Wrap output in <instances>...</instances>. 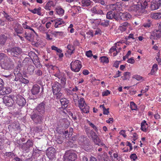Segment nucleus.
Here are the masks:
<instances>
[{
  "label": "nucleus",
  "mask_w": 161,
  "mask_h": 161,
  "mask_svg": "<svg viewBox=\"0 0 161 161\" xmlns=\"http://www.w3.org/2000/svg\"><path fill=\"white\" fill-rule=\"evenodd\" d=\"M81 2L82 6H88L91 4L90 0H81Z\"/></svg>",
  "instance_id": "nucleus-39"
},
{
  "label": "nucleus",
  "mask_w": 161,
  "mask_h": 161,
  "mask_svg": "<svg viewBox=\"0 0 161 161\" xmlns=\"http://www.w3.org/2000/svg\"><path fill=\"white\" fill-rule=\"evenodd\" d=\"M142 8L143 9V11L144 12V9L146 8L147 7V2L146 1H144L141 4H140Z\"/></svg>",
  "instance_id": "nucleus-46"
},
{
  "label": "nucleus",
  "mask_w": 161,
  "mask_h": 161,
  "mask_svg": "<svg viewBox=\"0 0 161 161\" xmlns=\"http://www.w3.org/2000/svg\"><path fill=\"white\" fill-rule=\"evenodd\" d=\"M41 8L39 7L38 8H35L33 9H29V10L31 12L34 14H37L38 15H41L42 14L41 13Z\"/></svg>",
  "instance_id": "nucleus-32"
},
{
  "label": "nucleus",
  "mask_w": 161,
  "mask_h": 161,
  "mask_svg": "<svg viewBox=\"0 0 161 161\" xmlns=\"http://www.w3.org/2000/svg\"><path fill=\"white\" fill-rule=\"evenodd\" d=\"M57 13L59 15H63L64 13V10L60 7H58L56 9Z\"/></svg>",
  "instance_id": "nucleus-41"
},
{
  "label": "nucleus",
  "mask_w": 161,
  "mask_h": 161,
  "mask_svg": "<svg viewBox=\"0 0 161 161\" xmlns=\"http://www.w3.org/2000/svg\"><path fill=\"white\" fill-rule=\"evenodd\" d=\"M37 29L40 31L43 32L45 31V28L42 25H41L37 27Z\"/></svg>",
  "instance_id": "nucleus-50"
},
{
  "label": "nucleus",
  "mask_w": 161,
  "mask_h": 161,
  "mask_svg": "<svg viewBox=\"0 0 161 161\" xmlns=\"http://www.w3.org/2000/svg\"><path fill=\"white\" fill-rule=\"evenodd\" d=\"M118 17H119V20L120 19L124 20H127L131 18V16L129 13L127 12L124 13L120 12L118 13Z\"/></svg>",
  "instance_id": "nucleus-12"
},
{
  "label": "nucleus",
  "mask_w": 161,
  "mask_h": 161,
  "mask_svg": "<svg viewBox=\"0 0 161 161\" xmlns=\"http://www.w3.org/2000/svg\"><path fill=\"white\" fill-rule=\"evenodd\" d=\"M46 39L48 40H52L53 39L52 35L50 33H46Z\"/></svg>",
  "instance_id": "nucleus-53"
},
{
  "label": "nucleus",
  "mask_w": 161,
  "mask_h": 161,
  "mask_svg": "<svg viewBox=\"0 0 161 161\" xmlns=\"http://www.w3.org/2000/svg\"><path fill=\"white\" fill-rule=\"evenodd\" d=\"M158 69V65L156 64H154L153 65L152 69L151 70V74L152 75H154Z\"/></svg>",
  "instance_id": "nucleus-38"
},
{
  "label": "nucleus",
  "mask_w": 161,
  "mask_h": 161,
  "mask_svg": "<svg viewBox=\"0 0 161 161\" xmlns=\"http://www.w3.org/2000/svg\"><path fill=\"white\" fill-rule=\"evenodd\" d=\"M151 17L153 19H158L161 18V13L158 12L152 14L151 15Z\"/></svg>",
  "instance_id": "nucleus-34"
},
{
  "label": "nucleus",
  "mask_w": 161,
  "mask_h": 161,
  "mask_svg": "<svg viewBox=\"0 0 161 161\" xmlns=\"http://www.w3.org/2000/svg\"><path fill=\"white\" fill-rule=\"evenodd\" d=\"M54 71L53 73V75L59 79L61 78L62 75V74L60 73L59 69L56 67H54Z\"/></svg>",
  "instance_id": "nucleus-26"
},
{
  "label": "nucleus",
  "mask_w": 161,
  "mask_h": 161,
  "mask_svg": "<svg viewBox=\"0 0 161 161\" xmlns=\"http://www.w3.org/2000/svg\"><path fill=\"white\" fill-rule=\"evenodd\" d=\"M55 148L50 147L47 150L46 154L49 159L52 160L55 157Z\"/></svg>",
  "instance_id": "nucleus-11"
},
{
  "label": "nucleus",
  "mask_w": 161,
  "mask_h": 161,
  "mask_svg": "<svg viewBox=\"0 0 161 161\" xmlns=\"http://www.w3.org/2000/svg\"><path fill=\"white\" fill-rule=\"evenodd\" d=\"M130 157L131 160L134 161H136L137 158V156L135 153L131 154L130 155Z\"/></svg>",
  "instance_id": "nucleus-48"
},
{
  "label": "nucleus",
  "mask_w": 161,
  "mask_h": 161,
  "mask_svg": "<svg viewBox=\"0 0 161 161\" xmlns=\"http://www.w3.org/2000/svg\"><path fill=\"white\" fill-rule=\"evenodd\" d=\"M23 30V29L22 27L19 24H16L14 27V30L17 34L22 33Z\"/></svg>",
  "instance_id": "nucleus-25"
},
{
  "label": "nucleus",
  "mask_w": 161,
  "mask_h": 161,
  "mask_svg": "<svg viewBox=\"0 0 161 161\" xmlns=\"http://www.w3.org/2000/svg\"><path fill=\"white\" fill-rule=\"evenodd\" d=\"M158 30H154L151 34L150 38L152 39H157L161 37V29L158 28Z\"/></svg>",
  "instance_id": "nucleus-15"
},
{
  "label": "nucleus",
  "mask_w": 161,
  "mask_h": 161,
  "mask_svg": "<svg viewBox=\"0 0 161 161\" xmlns=\"http://www.w3.org/2000/svg\"><path fill=\"white\" fill-rule=\"evenodd\" d=\"M0 64L2 68L6 70H11L14 67L12 60L3 53H0Z\"/></svg>",
  "instance_id": "nucleus-1"
},
{
  "label": "nucleus",
  "mask_w": 161,
  "mask_h": 161,
  "mask_svg": "<svg viewBox=\"0 0 161 161\" xmlns=\"http://www.w3.org/2000/svg\"><path fill=\"white\" fill-rule=\"evenodd\" d=\"M120 62L118 61H115L113 64V66L116 68H118L119 67Z\"/></svg>",
  "instance_id": "nucleus-59"
},
{
  "label": "nucleus",
  "mask_w": 161,
  "mask_h": 161,
  "mask_svg": "<svg viewBox=\"0 0 161 161\" xmlns=\"http://www.w3.org/2000/svg\"><path fill=\"white\" fill-rule=\"evenodd\" d=\"M16 102L19 106H23L26 104L25 99L21 96L18 95L16 96Z\"/></svg>",
  "instance_id": "nucleus-16"
},
{
  "label": "nucleus",
  "mask_w": 161,
  "mask_h": 161,
  "mask_svg": "<svg viewBox=\"0 0 161 161\" xmlns=\"http://www.w3.org/2000/svg\"><path fill=\"white\" fill-rule=\"evenodd\" d=\"M121 4L119 3H117L115 4H111L110 6V8L111 10L113 11L116 10L117 11L121 10Z\"/></svg>",
  "instance_id": "nucleus-21"
},
{
  "label": "nucleus",
  "mask_w": 161,
  "mask_h": 161,
  "mask_svg": "<svg viewBox=\"0 0 161 161\" xmlns=\"http://www.w3.org/2000/svg\"><path fill=\"white\" fill-rule=\"evenodd\" d=\"M110 94V92L108 90H107L103 92L102 95L103 96H108V95H109Z\"/></svg>",
  "instance_id": "nucleus-56"
},
{
  "label": "nucleus",
  "mask_w": 161,
  "mask_h": 161,
  "mask_svg": "<svg viewBox=\"0 0 161 161\" xmlns=\"http://www.w3.org/2000/svg\"><path fill=\"white\" fill-rule=\"evenodd\" d=\"M11 161H22L21 159L18 157L16 156L12 159Z\"/></svg>",
  "instance_id": "nucleus-61"
},
{
  "label": "nucleus",
  "mask_w": 161,
  "mask_h": 161,
  "mask_svg": "<svg viewBox=\"0 0 161 161\" xmlns=\"http://www.w3.org/2000/svg\"><path fill=\"white\" fill-rule=\"evenodd\" d=\"M59 79L60 80V83L61 85L64 87L66 83V78L65 77H63L62 76Z\"/></svg>",
  "instance_id": "nucleus-45"
},
{
  "label": "nucleus",
  "mask_w": 161,
  "mask_h": 161,
  "mask_svg": "<svg viewBox=\"0 0 161 161\" xmlns=\"http://www.w3.org/2000/svg\"><path fill=\"white\" fill-rule=\"evenodd\" d=\"M107 18L109 19H112L113 18L115 19L116 20H119L118 17V13L116 14L114 12L111 11L108 12L106 15Z\"/></svg>",
  "instance_id": "nucleus-18"
},
{
  "label": "nucleus",
  "mask_w": 161,
  "mask_h": 161,
  "mask_svg": "<svg viewBox=\"0 0 161 161\" xmlns=\"http://www.w3.org/2000/svg\"><path fill=\"white\" fill-rule=\"evenodd\" d=\"M60 102L61 105L64 106L67 105L69 103V101L64 98L60 99Z\"/></svg>",
  "instance_id": "nucleus-40"
},
{
  "label": "nucleus",
  "mask_w": 161,
  "mask_h": 161,
  "mask_svg": "<svg viewBox=\"0 0 161 161\" xmlns=\"http://www.w3.org/2000/svg\"><path fill=\"white\" fill-rule=\"evenodd\" d=\"M7 38V37L4 35L0 36V44L2 45L4 44Z\"/></svg>",
  "instance_id": "nucleus-43"
},
{
  "label": "nucleus",
  "mask_w": 161,
  "mask_h": 161,
  "mask_svg": "<svg viewBox=\"0 0 161 161\" xmlns=\"http://www.w3.org/2000/svg\"><path fill=\"white\" fill-rule=\"evenodd\" d=\"M51 49L52 50H54L56 51L57 53H60L61 52H62V51L61 49L58 48L57 47L54 46H52Z\"/></svg>",
  "instance_id": "nucleus-49"
},
{
  "label": "nucleus",
  "mask_w": 161,
  "mask_h": 161,
  "mask_svg": "<svg viewBox=\"0 0 161 161\" xmlns=\"http://www.w3.org/2000/svg\"><path fill=\"white\" fill-rule=\"evenodd\" d=\"M7 52L10 53L11 55L15 57H18V55L21 52V49L18 47H15L11 49H8Z\"/></svg>",
  "instance_id": "nucleus-9"
},
{
  "label": "nucleus",
  "mask_w": 161,
  "mask_h": 161,
  "mask_svg": "<svg viewBox=\"0 0 161 161\" xmlns=\"http://www.w3.org/2000/svg\"><path fill=\"white\" fill-rule=\"evenodd\" d=\"M45 104L42 102L40 103L36 107L34 110V112L38 113L40 114H42L45 113Z\"/></svg>",
  "instance_id": "nucleus-10"
},
{
  "label": "nucleus",
  "mask_w": 161,
  "mask_h": 161,
  "mask_svg": "<svg viewBox=\"0 0 161 161\" xmlns=\"http://www.w3.org/2000/svg\"><path fill=\"white\" fill-rule=\"evenodd\" d=\"M40 87L37 85H35L31 90L32 94L33 95L37 94L39 92Z\"/></svg>",
  "instance_id": "nucleus-27"
},
{
  "label": "nucleus",
  "mask_w": 161,
  "mask_h": 161,
  "mask_svg": "<svg viewBox=\"0 0 161 161\" xmlns=\"http://www.w3.org/2000/svg\"><path fill=\"white\" fill-rule=\"evenodd\" d=\"M67 48L68 49L67 52L69 54L71 55L74 53L75 49L73 45L69 44L67 46Z\"/></svg>",
  "instance_id": "nucleus-33"
},
{
  "label": "nucleus",
  "mask_w": 161,
  "mask_h": 161,
  "mask_svg": "<svg viewBox=\"0 0 161 161\" xmlns=\"http://www.w3.org/2000/svg\"><path fill=\"white\" fill-rule=\"evenodd\" d=\"M86 34L87 35V37L89 38L90 37L93 36V33L91 31H89L86 32Z\"/></svg>",
  "instance_id": "nucleus-63"
},
{
  "label": "nucleus",
  "mask_w": 161,
  "mask_h": 161,
  "mask_svg": "<svg viewBox=\"0 0 161 161\" xmlns=\"http://www.w3.org/2000/svg\"><path fill=\"white\" fill-rule=\"evenodd\" d=\"M58 124L60 127L66 128L69 125V123L67 119H64L60 120Z\"/></svg>",
  "instance_id": "nucleus-20"
},
{
  "label": "nucleus",
  "mask_w": 161,
  "mask_h": 161,
  "mask_svg": "<svg viewBox=\"0 0 161 161\" xmlns=\"http://www.w3.org/2000/svg\"><path fill=\"white\" fill-rule=\"evenodd\" d=\"M97 8L98 7L97 6H95L91 8V11L92 13L96 14Z\"/></svg>",
  "instance_id": "nucleus-60"
},
{
  "label": "nucleus",
  "mask_w": 161,
  "mask_h": 161,
  "mask_svg": "<svg viewBox=\"0 0 161 161\" xmlns=\"http://www.w3.org/2000/svg\"><path fill=\"white\" fill-rule=\"evenodd\" d=\"M121 75V72L119 71H118L116 73L115 75L114 76V78H116L120 76Z\"/></svg>",
  "instance_id": "nucleus-64"
},
{
  "label": "nucleus",
  "mask_w": 161,
  "mask_h": 161,
  "mask_svg": "<svg viewBox=\"0 0 161 161\" xmlns=\"http://www.w3.org/2000/svg\"><path fill=\"white\" fill-rule=\"evenodd\" d=\"M12 91L11 89L9 87H5L0 90V94L4 95L10 93Z\"/></svg>",
  "instance_id": "nucleus-22"
},
{
  "label": "nucleus",
  "mask_w": 161,
  "mask_h": 161,
  "mask_svg": "<svg viewBox=\"0 0 161 161\" xmlns=\"http://www.w3.org/2000/svg\"><path fill=\"white\" fill-rule=\"evenodd\" d=\"M97 131H88L87 133L89 136H90L94 143L98 146H101L107 148L105 144L101 142L99 138L97 135Z\"/></svg>",
  "instance_id": "nucleus-3"
},
{
  "label": "nucleus",
  "mask_w": 161,
  "mask_h": 161,
  "mask_svg": "<svg viewBox=\"0 0 161 161\" xmlns=\"http://www.w3.org/2000/svg\"><path fill=\"white\" fill-rule=\"evenodd\" d=\"M3 103L8 107H11L14 103V101L12 98L7 96H5L3 98Z\"/></svg>",
  "instance_id": "nucleus-13"
},
{
  "label": "nucleus",
  "mask_w": 161,
  "mask_h": 161,
  "mask_svg": "<svg viewBox=\"0 0 161 161\" xmlns=\"http://www.w3.org/2000/svg\"><path fill=\"white\" fill-rule=\"evenodd\" d=\"M55 24L54 25L55 28H58L61 25H63L65 24L64 22L61 19H57L55 20Z\"/></svg>",
  "instance_id": "nucleus-28"
},
{
  "label": "nucleus",
  "mask_w": 161,
  "mask_h": 161,
  "mask_svg": "<svg viewBox=\"0 0 161 161\" xmlns=\"http://www.w3.org/2000/svg\"><path fill=\"white\" fill-rule=\"evenodd\" d=\"M149 127V125L147 122L145 120L142 121L141 123V128L142 130L146 131L148 129Z\"/></svg>",
  "instance_id": "nucleus-30"
},
{
  "label": "nucleus",
  "mask_w": 161,
  "mask_h": 161,
  "mask_svg": "<svg viewBox=\"0 0 161 161\" xmlns=\"http://www.w3.org/2000/svg\"><path fill=\"white\" fill-rule=\"evenodd\" d=\"M116 45L113 46L109 50V53H113V56H115L117 55L118 53L119 52L116 50Z\"/></svg>",
  "instance_id": "nucleus-35"
},
{
  "label": "nucleus",
  "mask_w": 161,
  "mask_h": 161,
  "mask_svg": "<svg viewBox=\"0 0 161 161\" xmlns=\"http://www.w3.org/2000/svg\"><path fill=\"white\" fill-rule=\"evenodd\" d=\"M39 113L34 112L31 115V118L37 124H40L42 123L43 119L42 114Z\"/></svg>",
  "instance_id": "nucleus-8"
},
{
  "label": "nucleus",
  "mask_w": 161,
  "mask_h": 161,
  "mask_svg": "<svg viewBox=\"0 0 161 161\" xmlns=\"http://www.w3.org/2000/svg\"><path fill=\"white\" fill-rule=\"evenodd\" d=\"M130 108L132 110H136L137 107L136 104L133 102L130 103Z\"/></svg>",
  "instance_id": "nucleus-47"
},
{
  "label": "nucleus",
  "mask_w": 161,
  "mask_h": 161,
  "mask_svg": "<svg viewBox=\"0 0 161 161\" xmlns=\"http://www.w3.org/2000/svg\"><path fill=\"white\" fill-rule=\"evenodd\" d=\"M102 33L101 30L100 29H97L95 31V35H101Z\"/></svg>",
  "instance_id": "nucleus-62"
},
{
  "label": "nucleus",
  "mask_w": 161,
  "mask_h": 161,
  "mask_svg": "<svg viewBox=\"0 0 161 161\" xmlns=\"http://www.w3.org/2000/svg\"><path fill=\"white\" fill-rule=\"evenodd\" d=\"M35 69L34 67L32 65H29L28 68L27 70L28 72H29V73L31 74L33 73Z\"/></svg>",
  "instance_id": "nucleus-44"
},
{
  "label": "nucleus",
  "mask_w": 161,
  "mask_h": 161,
  "mask_svg": "<svg viewBox=\"0 0 161 161\" xmlns=\"http://www.w3.org/2000/svg\"><path fill=\"white\" fill-rule=\"evenodd\" d=\"M52 88L53 94L56 96L58 98H60L62 94L60 92L61 85L58 82L56 81L52 84Z\"/></svg>",
  "instance_id": "nucleus-4"
},
{
  "label": "nucleus",
  "mask_w": 161,
  "mask_h": 161,
  "mask_svg": "<svg viewBox=\"0 0 161 161\" xmlns=\"http://www.w3.org/2000/svg\"><path fill=\"white\" fill-rule=\"evenodd\" d=\"M3 14L4 16L6 18L9 20H11L12 19H11L10 17L7 14L5 13L4 11H3Z\"/></svg>",
  "instance_id": "nucleus-54"
},
{
  "label": "nucleus",
  "mask_w": 161,
  "mask_h": 161,
  "mask_svg": "<svg viewBox=\"0 0 161 161\" xmlns=\"http://www.w3.org/2000/svg\"><path fill=\"white\" fill-rule=\"evenodd\" d=\"M78 107L83 113H88L89 112V107L87 105L83 98H80L78 101Z\"/></svg>",
  "instance_id": "nucleus-6"
},
{
  "label": "nucleus",
  "mask_w": 161,
  "mask_h": 161,
  "mask_svg": "<svg viewBox=\"0 0 161 161\" xmlns=\"http://www.w3.org/2000/svg\"><path fill=\"white\" fill-rule=\"evenodd\" d=\"M24 37L27 40L31 42L34 43H36L37 40L36 39H34L32 35L30 34H26V33L25 34Z\"/></svg>",
  "instance_id": "nucleus-23"
},
{
  "label": "nucleus",
  "mask_w": 161,
  "mask_h": 161,
  "mask_svg": "<svg viewBox=\"0 0 161 161\" xmlns=\"http://www.w3.org/2000/svg\"><path fill=\"white\" fill-rule=\"evenodd\" d=\"M78 143L86 151H88L90 148L89 140L86 136H81L78 139Z\"/></svg>",
  "instance_id": "nucleus-2"
},
{
  "label": "nucleus",
  "mask_w": 161,
  "mask_h": 161,
  "mask_svg": "<svg viewBox=\"0 0 161 161\" xmlns=\"http://www.w3.org/2000/svg\"><path fill=\"white\" fill-rule=\"evenodd\" d=\"M54 5L53 2L51 1H48L44 6V8L46 10L49 11L51 10L52 7H54Z\"/></svg>",
  "instance_id": "nucleus-29"
},
{
  "label": "nucleus",
  "mask_w": 161,
  "mask_h": 161,
  "mask_svg": "<svg viewBox=\"0 0 161 161\" xmlns=\"http://www.w3.org/2000/svg\"><path fill=\"white\" fill-rule=\"evenodd\" d=\"M100 58L101 62L103 64H108L109 62L108 58L106 56L101 57Z\"/></svg>",
  "instance_id": "nucleus-37"
},
{
  "label": "nucleus",
  "mask_w": 161,
  "mask_h": 161,
  "mask_svg": "<svg viewBox=\"0 0 161 161\" xmlns=\"http://www.w3.org/2000/svg\"><path fill=\"white\" fill-rule=\"evenodd\" d=\"M130 75V73L128 72H126L124 73V75L125 76L123 79L126 80L129 78V77Z\"/></svg>",
  "instance_id": "nucleus-51"
},
{
  "label": "nucleus",
  "mask_w": 161,
  "mask_h": 161,
  "mask_svg": "<svg viewBox=\"0 0 161 161\" xmlns=\"http://www.w3.org/2000/svg\"><path fill=\"white\" fill-rule=\"evenodd\" d=\"M73 95V99L74 101L75 102L77 101V100L78 99V95L76 94V93H74Z\"/></svg>",
  "instance_id": "nucleus-58"
},
{
  "label": "nucleus",
  "mask_w": 161,
  "mask_h": 161,
  "mask_svg": "<svg viewBox=\"0 0 161 161\" xmlns=\"http://www.w3.org/2000/svg\"><path fill=\"white\" fill-rule=\"evenodd\" d=\"M71 70L75 72H79L82 67L81 62L78 60L72 61L70 64Z\"/></svg>",
  "instance_id": "nucleus-5"
},
{
  "label": "nucleus",
  "mask_w": 161,
  "mask_h": 161,
  "mask_svg": "<svg viewBox=\"0 0 161 161\" xmlns=\"http://www.w3.org/2000/svg\"><path fill=\"white\" fill-rule=\"evenodd\" d=\"M130 10L135 11L137 13H142L143 12V9L142 8L140 4L134 5L130 7Z\"/></svg>",
  "instance_id": "nucleus-17"
},
{
  "label": "nucleus",
  "mask_w": 161,
  "mask_h": 161,
  "mask_svg": "<svg viewBox=\"0 0 161 161\" xmlns=\"http://www.w3.org/2000/svg\"><path fill=\"white\" fill-rule=\"evenodd\" d=\"M65 160L69 161H74L77 158V156L75 152L72 150H69L66 151L64 155Z\"/></svg>",
  "instance_id": "nucleus-7"
},
{
  "label": "nucleus",
  "mask_w": 161,
  "mask_h": 161,
  "mask_svg": "<svg viewBox=\"0 0 161 161\" xmlns=\"http://www.w3.org/2000/svg\"><path fill=\"white\" fill-rule=\"evenodd\" d=\"M98 21L99 22L98 24H100L101 25L104 26V27H107L108 26L109 24V22L108 20H103L102 22H101V20H98Z\"/></svg>",
  "instance_id": "nucleus-36"
},
{
  "label": "nucleus",
  "mask_w": 161,
  "mask_h": 161,
  "mask_svg": "<svg viewBox=\"0 0 161 161\" xmlns=\"http://www.w3.org/2000/svg\"><path fill=\"white\" fill-rule=\"evenodd\" d=\"M127 62L130 64H133L135 62V60L133 57H131L128 59Z\"/></svg>",
  "instance_id": "nucleus-52"
},
{
  "label": "nucleus",
  "mask_w": 161,
  "mask_h": 161,
  "mask_svg": "<svg viewBox=\"0 0 161 161\" xmlns=\"http://www.w3.org/2000/svg\"><path fill=\"white\" fill-rule=\"evenodd\" d=\"M158 1L155 0H153L151 4L150 8L152 10L158 9L159 8Z\"/></svg>",
  "instance_id": "nucleus-24"
},
{
  "label": "nucleus",
  "mask_w": 161,
  "mask_h": 161,
  "mask_svg": "<svg viewBox=\"0 0 161 161\" xmlns=\"http://www.w3.org/2000/svg\"><path fill=\"white\" fill-rule=\"evenodd\" d=\"M133 79H135L138 81H142L144 79L143 77L138 75H135L132 76Z\"/></svg>",
  "instance_id": "nucleus-42"
},
{
  "label": "nucleus",
  "mask_w": 161,
  "mask_h": 161,
  "mask_svg": "<svg viewBox=\"0 0 161 161\" xmlns=\"http://www.w3.org/2000/svg\"><path fill=\"white\" fill-rule=\"evenodd\" d=\"M130 28V24L127 22H125L121 24L119 29L121 32H123L126 31L128 28Z\"/></svg>",
  "instance_id": "nucleus-19"
},
{
  "label": "nucleus",
  "mask_w": 161,
  "mask_h": 161,
  "mask_svg": "<svg viewBox=\"0 0 161 161\" xmlns=\"http://www.w3.org/2000/svg\"><path fill=\"white\" fill-rule=\"evenodd\" d=\"M97 157L99 161H111L109 157L105 153H98Z\"/></svg>",
  "instance_id": "nucleus-14"
},
{
  "label": "nucleus",
  "mask_w": 161,
  "mask_h": 161,
  "mask_svg": "<svg viewBox=\"0 0 161 161\" xmlns=\"http://www.w3.org/2000/svg\"><path fill=\"white\" fill-rule=\"evenodd\" d=\"M86 55L87 57H91L92 56V52L90 50L87 51L86 52Z\"/></svg>",
  "instance_id": "nucleus-57"
},
{
  "label": "nucleus",
  "mask_w": 161,
  "mask_h": 161,
  "mask_svg": "<svg viewBox=\"0 0 161 161\" xmlns=\"http://www.w3.org/2000/svg\"><path fill=\"white\" fill-rule=\"evenodd\" d=\"M33 145L32 142L30 140H28L25 144H23L22 146V148L25 150H26L27 149H28L31 146Z\"/></svg>",
  "instance_id": "nucleus-31"
},
{
  "label": "nucleus",
  "mask_w": 161,
  "mask_h": 161,
  "mask_svg": "<svg viewBox=\"0 0 161 161\" xmlns=\"http://www.w3.org/2000/svg\"><path fill=\"white\" fill-rule=\"evenodd\" d=\"M78 88L77 87L75 86V88L71 89L70 90V91L71 92V94H74V93H75L78 90Z\"/></svg>",
  "instance_id": "nucleus-55"
}]
</instances>
